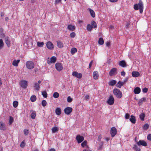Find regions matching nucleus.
<instances>
[{"label":"nucleus","instance_id":"nucleus-1","mask_svg":"<svg viewBox=\"0 0 151 151\" xmlns=\"http://www.w3.org/2000/svg\"><path fill=\"white\" fill-rule=\"evenodd\" d=\"M134 8L135 10H138L139 9V12L142 13L143 9V4L142 1L140 0L138 4H135L134 5Z\"/></svg>","mask_w":151,"mask_h":151},{"label":"nucleus","instance_id":"nucleus-2","mask_svg":"<svg viewBox=\"0 0 151 151\" xmlns=\"http://www.w3.org/2000/svg\"><path fill=\"white\" fill-rule=\"evenodd\" d=\"M113 93L117 98H120L122 96V92L118 89H114L113 90Z\"/></svg>","mask_w":151,"mask_h":151},{"label":"nucleus","instance_id":"nucleus-3","mask_svg":"<svg viewBox=\"0 0 151 151\" xmlns=\"http://www.w3.org/2000/svg\"><path fill=\"white\" fill-rule=\"evenodd\" d=\"M34 64L33 62L32 61H29L27 62L26 63V66L27 68L29 69H32L34 67Z\"/></svg>","mask_w":151,"mask_h":151},{"label":"nucleus","instance_id":"nucleus-4","mask_svg":"<svg viewBox=\"0 0 151 151\" xmlns=\"http://www.w3.org/2000/svg\"><path fill=\"white\" fill-rule=\"evenodd\" d=\"M19 84L20 85L21 87L23 89L26 88L27 86V81L26 80H21L19 82Z\"/></svg>","mask_w":151,"mask_h":151},{"label":"nucleus","instance_id":"nucleus-5","mask_svg":"<svg viewBox=\"0 0 151 151\" xmlns=\"http://www.w3.org/2000/svg\"><path fill=\"white\" fill-rule=\"evenodd\" d=\"M77 142L78 143H80L82 142L84 139V137L81 136L79 134L77 135L76 138Z\"/></svg>","mask_w":151,"mask_h":151},{"label":"nucleus","instance_id":"nucleus-6","mask_svg":"<svg viewBox=\"0 0 151 151\" xmlns=\"http://www.w3.org/2000/svg\"><path fill=\"white\" fill-rule=\"evenodd\" d=\"M114 99L112 96H111L107 101V103L110 105H113L114 102Z\"/></svg>","mask_w":151,"mask_h":151},{"label":"nucleus","instance_id":"nucleus-7","mask_svg":"<svg viewBox=\"0 0 151 151\" xmlns=\"http://www.w3.org/2000/svg\"><path fill=\"white\" fill-rule=\"evenodd\" d=\"M117 130L115 127H113L111 129L110 133L112 137H114L116 134Z\"/></svg>","mask_w":151,"mask_h":151},{"label":"nucleus","instance_id":"nucleus-8","mask_svg":"<svg viewBox=\"0 0 151 151\" xmlns=\"http://www.w3.org/2000/svg\"><path fill=\"white\" fill-rule=\"evenodd\" d=\"M117 69L116 68H114L110 71L109 74L110 76H112L116 74L117 73Z\"/></svg>","mask_w":151,"mask_h":151},{"label":"nucleus","instance_id":"nucleus-9","mask_svg":"<svg viewBox=\"0 0 151 151\" xmlns=\"http://www.w3.org/2000/svg\"><path fill=\"white\" fill-rule=\"evenodd\" d=\"M56 58L55 56H52L50 60H48L47 61V63L49 64H50L52 63H55L56 62Z\"/></svg>","mask_w":151,"mask_h":151},{"label":"nucleus","instance_id":"nucleus-10","mask_svg":"<svg viewBox=\"0 0 151 151\" xmlns=\"http://www.w3.org/2000/svg\"><path fill=\"white\" fill-rule=\"evenodd\" d=\"M56 69L59 71H61L63 68L62 64L60 63H57L55 64Z\"/></svg>","mask_w":151,"mask_h":151},{"label":"nucleus","instance_id":"nucleus-11","mask_svg":"<svg viewBox=\"0 0 151 151\" xmlns=\"http://www.w3.org/2000/svg\"><path fill=\"white\" fill-rule=\"evenodd\" d=\"M73 109L71 107H67L64 110L65 113L67 114H69L72 111Z\"/></svg>","mask_w":151,"mask_h":151},{"label":"nucleus","instance_id":"nucleus-12","mask_svg":"<svg viewBox=\"0 0 151 151\" xmlns=\"http://www.w3.org/2000/svg\"><path fill=\"white\" fill-rule=\"evenodd\" d=\"M6 127L5 123L2 122H0V130L3 131L6 130Z\"/></svg>","mask_w":151,"mask_h":151},{"label":"nucleus","instance_id":"nucleus-13","mask_svg":"<svg viewBox=\"0 0 151 151\" xmlns=\"http://www.w3.org/2000/svg\"><path fill=\"white\" fill-rule=\"evenodd\" d=\"M46 46L47 48L52 50L54 48V45L50 41L48 42L46 44Z\"/></svg>","mask_w":151,"mask_h":151},{"label":"nucleus","instance_id":"nucleus-14","mask_svg":"<svg viewBox=\"0 0 151 151\" xmlns=\"http://www.w3.org/2000/svg\"><path fill=\"white\" fill-rule=\"evenodd\" d=\"M4 40L6 44L8 47H9L10 45V41L9 38L8 36H4Z\"/></svg>","mask_w":151,"mask_h":151},{"label":"nucleus","instance_id":"nucleus-15","mask_svg":"<svg viewBox=\"0 0 151 151\" xmlns=\"http://www.w3.org/2000/svg\"><path fill=\"white\" fill-rule=\"evenodd\" d=\"M81 145L83 148L85 147L86 149H89V146L87 145V142L86 140H85L82 142Z\"/></svg>","mask_w":151,"mask_h":151},{"label":"nucleus","instance_id":"nucleus-16","mask_svg":"<svg viewBox=\"0 0 151 151\" xmlns=\"http://www.w3.org/2000/svg\"><path fill=\"white\" fill-rule=\"evenodd\" d=\"M137 144L138 145H142L145 146L147 145V143L144 140H139L137 142Z\"/></svg>","mask_w":151,"mask_h":151},{"label":"nucleus","instance_id":"nucleus-17","mask_svg":"<svg viewBox=\"0 0 151 151\" xmlns=\"http://www.w3.org/2000/svg\"><path fill=\"white\" fill-rule=\"evenodd\" d=\"M30 112L31 113L30 115V117L32 119H35L36 116L35 112L32 110H31L30 111Z\"/></svg>","mask_w":151,"mask_h":151},{"label":"nucleus","instance_id":"nucleus-18","mask_svg":"<svg viewBox=\"0 0 151 151\" xmlns=\"http://www.w3.org/2000/svg\"><path fill=\"white\" fill-rule=\"evenodd\" d=\"M119 65L123 67H126L127 66L125 61L124 60L120 61L119 63Z\"/></svg>","mask_w":151,"mask_h":151},{"label":"nucleus","instance_id":"nucleus-19","mask_svg":"<svg viewBox=\"0 0 151 151\" xmlns=\"http://www.w3.org/2000/svg\"><path fill=\"white\" fill-rule=\"evenodd\" d=\"M132 75L133 77H137L140 75L139 73L136 71H134L132 73Z\"/></svg>","mask_w":151,"mask_h":151},{"label":"nucleus","instance_id":"nucleus-20","mask_svg":"<svg viewBox=\"0 0 151 151\" xmlns=\"http://www.w3.org/2000/svg\"><path fill=\"white\" fill-rule=\"evenodd\" d=\"M75 28L76 27L75 26L71 24L68 25L67 27V28L69 30H70L72 31H74Z\"/></svg>","mask_w":151,"mask_h":151},{"label":"nucleus","instance_id":"nucleus-21","mask_svg":"<svg viewBox=\"0 0 151 151\" xmlns=\"http://www.w3.org/2000/svg\"><path fill=\"white\" fill-rule=\"evenodd\" d=\"M88 10L89 12L91 17L93 18L95 16V14L94 11L90 8H88Z\"/></svg>","mask_w":151,"mask_h":151},{"label":"nucleus","instance_id":"nucleus-22","mask_svg":"<svg viewBox=\"0 0 151 151\" xmlns=\"http://www.w3.org/2000/svg\"><path fill=\"white\" fill-rule=\"evenodd\" d=\"M93 78L95 80L97 79L98 78L99 74L97 71H95L93 72Z\"/></svg>","mask_w":151,"mask_h":151},{"label":"nucleus","instance_id":"nucleus-23","mask_svg":"<svg viewBox=\"0 0 151 151\" xmlns=\"http://www.w3.org/2000/svg\"><path fill=\"white\" fill-rule=\"evenodd\" d=\"M140 88L138 87H136L134 90V93L136 94H138L140 92Z\"/></svg>","mask_w":151,"mask_h":151},{"label":"nucleus","instance_id":"nucleus-24","mask_svg":"<svg viewBox=\"0 0 151 151\" xmlns=\"http://www.w3.org/2000/svg\"><path fill=\"white\" fill-rule=\"evenodd\" d=\"M58 47L60 48H62L63 47V43L59 40L57 41Z\"/></svg>","mask_w":151,"mask_h":151},{"label":"nucleus","instance_id":"nucleus-25","mask_svg":"<svg viewBox=\"0 0 151 151\" xmlns=\"http://www.w3.org/2000/svg\"><path fill=\"white\" fill-rule=\"evenodd\" d=\"M131 118L129 119L130 121L132 123L135 124L136 122L135 117L133 115H131Z\"/></svg>","mask_w":151,"mask_h":151},{"label":"nucleus","instance_id":"nucleus-26","mask_svg":"<svg viewBox=\"0 0 151 151\" xmlns=\"http://www.w3.org/2000/svg\"><path fill=\"white\" fill-rule=\"evenodd\" d=\"M61 109L60 108H57L55 109V112L57 115H60L61 114Z\"/></svg>","mask_w":151,"mask_h":151},{"label":"nucleus","instance_id":"nucleus-27","mask_svg":"<svg viewBox=\"0 0 151 151\" xmlns=\"http://www.w3.org/2000/svg\"><path fill=\"white\" fill-rule=\"evenodd\" d=\"M116 83V81L115 80H112L109 82V84L110 86H114Z\"/></svg>","mask_w":151,"mask_h":151},{"label":"nucleus","instance_id":"nucleus-28","mask_svg":"<svg viewBox=\"0 0 151 151\" xmlns=\"http://www.w3.org/2000/svg\"><path fill=\"white\" fill-rule=\"evenodd\" d=\"M91 25L92 26L93 28H95L97 27V24L94 21H92L91 23Z\"/></svg>","mask_w":151,"mask_h":151},{"label":"nucleus","instance_id":"nucleus-29","mask_svg":"<svg viewBox=\"0 0 151 151\" xmlns=\"http://www.w3.org/2000/svg\"><path fill=\"white\" fill-rule=\"evenodd\" d=\"M19 63V60H14L12 62V65L14 66H18Z\"/></svg>","mask_w":151,"mask_h":151},{"label":"nucleus","instance_id":"nucleus-30","mask_svg":"<svg viewBox=\"0 0 151 151\" xmlns=\"http://www.w3.org/2000/svg\"><path fill=\"white\" fill-rule=\"evenodd\" d=\"M124 83V82H123L120 81H119L116 84V86L117 87L120 88L123 85Z\"/></svg>","mask_w":151,"mask_h":151},{"label":"nucleus","instance_id":"nucleus-31","mask_svg":"<svg viewBox=\"0 0 151 151\" xmlns=\"http://www.w3.org/2000/svg\"><path fill=\"white\" fill-rule=\"evenodd\" d=\"M58 127H55L52 128V132L53 133L57 132L58 130Z\"/></svg>","mask_w":151,"mask_h":151},{"label":"nucleus","instance_id":"nucleus-32","mask_svg":"<svg viewBox=\"0 0 151 151\" xmlns=\"http://www.w3.org/2000/svg\"><path fill=\"white\" fill-rule=\"evenodd\" d=\"M34 87L35 88V89L37 91H39L40 88V86L39 84V83H35Z\"/></svg>","mask_w":151,"mask_h":151},{"label":"nucleus","instance_id":"nucleus-33","mask_svg":"<svg viewBox=\"0 0 151 151\" xmlns=\"http://www.w3.org/2000/svg\"><path fill=\"white\" fill-rule=\"evenodd\" d=\"M146 100V98H143L141 99L139 101L138 104L140 105L143 102H145Z\"/></svg>","mask_w":151,"mask_h":151},{"label":"nucleus","instance_id":"nucleus-34","mask_svg":"<svg viewBox=\"0 0 151 151\" xmlns=\"http://www.w3.org/2000/svg\"><path fill=\"white\" fill-rule=\"evenodd\" d=\"M145 116V115L144 113H142L140 114L139 115V118L142 121H144V120Z\"/></svg>","mask_w":151,"mask_h":151},{"label":"nucleus","instance_id":"nucleus-35","mask_svg":"<svg viewBox=\"0 0 151 151\" xmlns=\"http://www.w3.org/2000/svg\"><path fill=\"white\" fill-rule=\"evenodd\" d=\"M77 51V49L75 47L72 48L71 50V53L73 55Z\"/></svg>","mask_w":151,"mask_h":151},{"label":"nucleus","instance_id":"nucleus-36","mask_svg":"<svg viewBox=\"0 0 151 151\" xmlns=\"http://www.w3.org/2000/svg\"><path fill=\"white\" fill-rule=\"evenodd\" d=\"M98 43L100 45H102L104 43V41L102 38L101 37L99 38Z\"/></svg>","mask_w":151,"mask_h":151},{"label":"nucleus","instance_id":"nucleus-37","mask_svg":"<svg viewBox=\"0 0 151 151\" xmlns=\"http://www.w3.org/2000/svg\"><path fill=\"white\" fill-rule=\"evenodd\" d=\"M36 99V97L35 95H32L30 98V100L32 102H34Z\"/></svg>","mask_w":151,"mask_h":151},{"label":"nucleus","instance_id":"nucleus-38","mask_svg":"<svg viewBox=\"0 0 151 151\" xmlns=\"http://www.w3.org/2000/svg\"><path fill=\"white\" fill-rule=\"evenodd\" d=\"M13 106L16 108L17 107L18 104V102L17 101H14L13 103Z\"/></svg>","mask_w":151,"mask_h":151},{"label":"nucleus","instance_id":"nucleus-39","mask_svg":"<svg viewBox=\"0 0 151 151\" xmlns=\"http://www.w3.org/2000/svg\"><path fill=\"white\" fill-rule=\"evenodd\" d=\"M42 94L43 96V97H44L45 98H47V95L46 91H45L42 92Z\"/></svg>","mask_w":151,"mask_h":151},{"label":"nucleus","instance_id":"nucleus-40","mask_svg":"<svg viewBox=\"0 0 151 151\" xmlns=\"http://www.w3.org/2000/svg\"><path fill=\"white\" fill-rule=\"evenodd\" d=\"M44 45V43L43 42H37V45L39 47H42Z\"/></svg>","mask_w":151,"mask_h":151},{"label":"nucleus","instance_id":"nucleus-41","mask_svg":"<svg viewBox=\"0 0 151 151\" xmlns=\"http://www.w3.org/2000/svg\"><path fill=\"white\" fill-rule=\"evenodd\" d=\"M59 94L57 92H55L53 94V96L55 98H58L59 96Z\"/></svg>","mask_w":151,"mask_h":151},{"label":"nucleus","instance_id":"nucleus-42","mask_svg":"<svg viewBox=\"0 0 151 151\" xmlns=\"http://www.w3.org/2000/svg\"><path fill=\"white\" fill-rule=\"evenodd\" d=\"M93 28H92V26L91 25L89 24H88L87 25V30L89 31H91Z\"/></svg>","mask_w":151,"mask_h":151},{"label":"nucleus","instance_id":"nucleus-43","mask_svg":"<svg viewBox=\"0 0 151 151\" xmlns=\"http://www.w3.org/2000/svg\"><path fill=\"white\" fill-rule=\"evenodd\" d=\"M149 127V125L148 124H145L143 126V129L145 130H147Z\"/></svg>","mask_w":151,"mask_h":151},{"label":"nucleus","instance_id":"nucleus-44","mask_svg":"<svg viewBox=\"0 0 151 151\" xmlns=\"http://www.w3.org/2000/svg\"><path fill=\"white\" fill-rule=\"evenodd\" d=\"M26 143L25 142V141L23 140L22 142L20 144V146L21 147H24L25 146Z\"/></svg>","mask_w":151,"mask_h":151},{"label":"nucleus","instance_id":"nucleus-45","mask_svg":"<svg viewBox=\"0 0 151 151\" xmlns=\"http://www.w3.org/2000/svg\"><path fill=\"white\" fill-rule=\"evenodd\" d=\"M4 43L2 39H0V49L4 46Z\"/></svg>","mask_w":151,"mask_h":151},{"label":"nucleus","instance_id":"nucleus-46","mask_svg":"<svg viewBox=\"0 0 151 151\" xmlns=\"http://www.w3.org/2000/svg\"><path fill=\"white\" fill-rule=\"evenodd\" d=\"M14 121V119L13 118V117H12L11 116H10L9 118V124H11Z\"/></svg>","mask_w":151,"mask_h":151},{"label":"nucleus","instance_id":"nucleus-47","mask_svg":"<svg viewBox=\"0 0 151 151\" xmlns=\"http://www.w3.org/2000/svg\"><path fill=\"white\" fill-rule=\"evenodd\" d=\"M47 104L46 101L45 100H43L42 102V104L43 106H46Z\"/></svg>","mask_w":151,"mask_h":151},{"label":"nucleus","instance_id":"nucleus-48","mask_svg":"<svg viewBox=\"0 0 151 151\" xmlns=\"http://www.w3.org/2000/svg\"><path fill=\"white\" fill-rule=\"evenodd\" d=\"M29 130L27 129H25L24 130V132L25 135H27L29 133Z\"/></svg>","mask_w":151,"mask_h":151},{"label":"nucleus","instance_id":"nucleus-49","mask_svg":"<svg viewBox=\"0 0 151 151\" xmlns=\"http://www.w3.org/2000/svg\"><path fill=\"white\" fill-rule=\"evenodd\" d=\"M78 73L76 71H74L72 73V75L73 76L76 77H77V76H78Z\"/></svg>","mask_w":151,"mask_h":151},{"label":"nucleus","instance_id":"nucleus-50","mask_svg":"<svg viewBox=\"0 0 151 151\" xmlns=\"http://www.w3.org/2000/svg\"><path fill=\"white\" fill-rule=\"evenodd\" d=\"M70 35L72 38H73L76 36V34L74 32H72L70 34Z\"/></svg>","mask_w":151,"mask_h":151},{"label":"nucleus","instance_id":"nucleus-51","mask_svg":"<svg viewBox=\"0 0 151 151\" xmlns=\"http://www.w3.org/2000/svg\"><path fill=\"white\" fill-rule=\"evenodd\" d=\"M72 100V98H71L70 96H68L67 98V101L68 102H71Z\"/></svg>","mask_w":151,"mask_h":151},{"label":"nucleus","instance_id":"nucleus-52","mask_svg":"<svg viewBox=\"0 0 151 151\" xmlns=\"http://www.w3.org/2000/svg\"><path fill=\"white\" fill-rule=\"evenodd\" d=\"M147 139L148 140L151 141V134H149L147 135Z\"/></svg>","mask_w":151,"mask_h":151},{"label":"nucleus","instance_id":"nucleus-53","mask_svg":"<svg viewBox=\"0 0 151 151\" xmlns=\"http://www.w3.org/2000/svg\"><path fill=\"white\" fill-rule=\"evenodd\" d=\"M82 76V74L81 73H78V76L77 78H81Z\"/></svg>","mask_w":151,"mask_h":151},{"label":"nucleus","instance_id":"nucleus-54","mask_svg":"<svg viewBox=\"0 0 151 151\" xmlns=\"http://www.w3.org/2000/svg\"><path fill=\"white\" fill-rule=\"evenodd\" d=\"M61 0H55V5L59 4Z\"/></svg>","mask_w":151,"mask_h":151},{"label":"nucleus","instance_id":"nucleus-55","mask_svg":"<svg viewBox=\"0 0 151 151\" xmlns=\"http://www.w3.org/2000/svg\"><path fill=\"white\" fill-rule=\"evenodd\" d=\"M129 116L130 115L128 114H126L125 115V119H128L129 118Z\"/></svg>","mask_w":151,"mask_h":151},{"label":"nucleus","instance_id":"nucleus-56","mask_svg":"<svg viewBox=\"0 0 151 151\" xmlns=\"http://www.w3.org/2000/svg\"><path fill=\"white\" fill-rule=\"evenodd\" d=\"M148 88H144L142 90L143 91L144 93H147L148 91Z\"/></svg>","mask_w":151,"mask_h":151},{"label":"nucleus","instance_id":"nucleus-57","mask_svg":"<svg viewBox=\"0 0 151 151\" xmlns=\"http://www.w3.org/2000/svg\"><path fill=\"white\" fill-rule=\"evenodd\" d=\"M121 74L122 76H124L125 74V73L124 71H122L121 73Z\"/></svg>","mask_w":151,"mask_h":151},{"label":"nucleus","instance_id":"nucleus-58","mask_svg":"<svg viewBox=\"0 0 151 151\" xmlns=\"http://www.w3.org/2000/svg\"><path fill=\"white\" fill-rule=\"evenodd\" d=\"M106 45L107 46V47H109L110 46V42H107L106 43Z\"/></svg>","mask_w":151,"mask_h":151},{"label":"nucleus","instance_id":"nucleus-59","mask_svg":"<svg viewBox=\"0 0 151 151\" xmlns=\"http://www.w3.org/2000/svg\"><path fill=\"white\" fill-rule=\"evenodd\" d=\"M92 63H93V61L92 60V61H91V62H90V63L89 64V68H90L91 67V66L92 65Z\"/></svg>","mask_w":151,"mask_h":151},{"label":"nucleus","instance_id":"nucleus-60","mask_svg":"<svg viewBox=\"0 0 151 151\" xmlns=\"http://www.w3.org/2000/svg\"><path fill=\"white\" fill-rule=\"evenodd\" d=\"M101 135H99L98 136V140L100 141L101 140Z\"/></svg>","mask_w":151,"mask_h":151},{"label":"nucleus","instance_id":"nucleus-61","mask_svg":"<svg viewBox=\"0 0 151 151\" xmlns=\"http://www.w3.org/2000/svg\"><path fill=\"white\" fill-rule=\"evenodd\" d=\"M89 96L88 95H87L85 96V98L86 100H88L89 99Z\"/></svg>","mask_w":151,"mask_h":151},{"label":"nucleus","instance_id":"nucleus-62","mask_svg":"<svg viewBox=\"0 0 151 151\" xmlns=\"http://www.w3.org/2000/svg\"><path fill=\"white\" fill-rule=\"evenodd\" d=\"M138 147H137V146L136 145H134L133 147V148L134 150H135L136 149H137Z\"/></svg>","mask_w":151,"mask_h":151},{"label":"nucleus","instance_id":"nucleus-63","mask_svg":"<svg viewBox=\"0 0 151 151\" xmlns=\"http://www.w3.org/2000/svg\"><path fill=\"white\" fill-rule=\"evenodd\" d=\"M83 151H91V150L88 149H84Z\"/></svg>","mask_w":151,"mask_h":151},{"label":"nucleus","instance_id":"nucleus-64","mask_svg":"<svg viewBox=\"0 0 151 151\" xmlns=\"http://www.w3.org/2000/svg\"><path fill=\"white\" fill-rule=\"evenodd\" d=\"M48 151H55V150L54 148H52V149L49 150Z\"/></svg>","mask_w":151,"mask_h":151}]
</instances>
